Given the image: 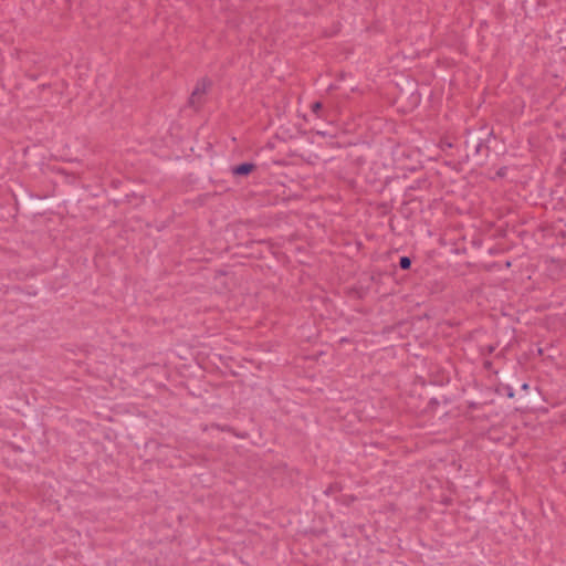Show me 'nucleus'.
<instances>
[{
    "mask_svg": "<svg viewBox=\"0 0 566 566\" xmlns=\"http://www.w3.org/2000/svg\"><path fill=\"white\" fill-rule=\"evenodd\" d=\"M209 83L206 80H201L197 82L190 97L189 105L195 108H199L205 99V95L207 94Z\"/></svg>",
    "mask_w": 566,
    "mask_h": 566,
    "instance_id": "obj_1",
    "label": "nucleus"
},
{
    "mask_svg": "<svg viewBox=\"0 0 566 566\" xmlns=\"http://www.w3.org/2000/svg\"><path fill=\"white\" fill-rule=\"evenodd\" d=\"M255 169V165L252 163H243L231 168L234 176H247Z\"/></svg>",
    "mask_w": 566,
    "mask_h": 566,
    "instance_id": "obj_2",
    "label": "nucleus"
},
{
    "mask_svg": "<svg viewBox=\"0 0 566 566\" xmlns=\"http://www.w3.org/2000/svg\"><path fill=\"white\" fill-rule=\"evenodd\" d=\"M399 266L402 270H409L411 266V260L408 256H401L399 260Z\"/></svg>",
    "mask_w": 566,
    "mask_h": 566,
    "instance_id": "obj_3",
    "label": "nucleus"
},
{
    "mask_svg": "<svg viewBox=\"0 0 566 566\" xmlns=\"http://www.w3.org/2000/svg\"><path fill=\"white\" fill-rule=\"evenodd\" d=\"M322 107L323 104L321 102H314L311 106V109L317 117H321L319 111L322 109Z\"/></svg>",
    "mask_w": 566,
    "mask_h": 566,
    "instance_id": "obj_4",
    "label": "nucleus"
}]
</instances>
